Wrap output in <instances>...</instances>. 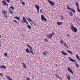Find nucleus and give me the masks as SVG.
Masks as SVG:
<instances>
[{"label":"nucleus","mask_w":80,"mask_h":80,"mask_svg":"<svg viewBox=\"0 0 80 80\" xmlns=\"http://www.w3.org/2000/svg\"><path fill=\"white\" fill-rule=\"evenodd\" d=\"M70 28L71 30L73 31L74 32H77V28L74 27V26L73 24L71 25Z\"/></svg>","instance_id":"f257e3e1"},{"label":"nucleus","mask_w":80,"mask_h":80,"mask_svg":"<svg viewBox=\"0 0 80 80\" xmlns=\"http://www.w3.org/2000/svg\"><path fill=\"white\" fill-rule=\"evenodd\" d=\"M55 35V33L52 32L50 34H47L46 35L47 37H48L49 39H51L53 37V36Z\"/></svg>","instance_id":"f03ea898"},{"label":"nucleus","mask_w":80,"mask_h":80,"mask_svg":"<svg viewBox=\"0 0 80 80\" xmlns=\"http://www.w3.org/2000/svg\"><path fill=\"white\" fill-rule=\"evenodd\" d=\"M27 46L29 48H30L29 50L30 53H31L32 55H34V53L33 52V48L31 47L30 45L28 44H27Z\"/></svg>","instance_id":"7ed1b4c3"},{"label":"nucleus","mask_w":80,"mask_h":80,"mask_svg":"<svg viewBox=\"0 0 80 80\" xmlns=\"http://www.w3.org/2000/svg\"><path fill=\"white\" fill-rule=\"evenodd\" d=\"M2 12L3 13V14H4V17H5V18H6V19H7V16H8L7 15H8V13H7V11L5 10H2Z\"/></svg>","instance_id":"20e7f679"},{"label":"nucleus","mask_w":80,"mask_h":80,"mask_svg":"<svg viewBox=\"0 0 80 80\" xmlns=\"http://www.w3.org/2000/svg\"><path fill=\"white\" fill-rule=\"evenodd\" d=\"M48 2H49V4L51 5L52 7L54 6V5H55V3L53 2H52L50 0H48Z\"/></svg>","instance_id":"39448f33"},{"label":"nucleus","mask_w":80,"mask_h":80,"mask_svg":"<svg viewBox=\"0 0 80 80\" xmlns=\"http://www.w3.org/2000/svg\"><path fill=\"white\" fill-rule=\"evenodd\" d=\"M41 20L42 21H44V20L45 22H47V19L45 18V16H44L43 15H41Z\"/></svg>","instance_id":"423d86ee"},{"label":"nucleus","mask_w":80,"mask_h":80,"mask_svg":"<svg viewBox=\"0 0 80 80\" xmlns=\"http://www.w3.org/2000/svg\"><path fill=\"white\" fill-rule=\"evenodd\" d=\"M2 3V5L3 6H8V4L7 3V2L3 0L1 2Z\"/></svg>","instance_id":"0eeeda50"},{"label":"nucleus","mask_w":80,"mask_h":80,"mask_svg":"<svg viewBox=\"0 0 80 80\" xmlns=\"http://www.w3.org/2000/svg\"><path fill=\"white\" fill-rule=\"evenodd\" d=\"M35 8H37V13H39V10H40V6L39 5H37V4L35 5Z\"/></svg>","instance_id":"6e6552de"},{"label":"nucleus","mask_w":80,"mask_h":80,"mask_svg":"<svg viewBox=\"0 0 80 80\" xmlns=\"http://www.w3.org/2000/svg\"><path fill=\"white\" fill-rule=\"evenodd\" d=\"M23 20L24 23H26L27 24H28V22H27V20H26L25 18L24 17H23Z\"/></svg>","instance_id":"1a4fd4ad"},{"label":"nucleus","mask_w":80,"mask_h":80,"mask_svg":"<svg viewBox=\"0 0 80 80\" xmlns=\"http://www.w3.org/2000/svg\"><path fill=\"white\" fill-rule=\"evenodd\" d=\"M68 58L71 62H74L75 63H76L77 62L76 61L73 60V59L70 57H68Z\"/></svg>","instance_id":"9d476101"},{"label":"nucleus","mask_w":80,"mask_h":80,"mask_svg":"<svg viewBox=\"0 0 80 80\" xmlns=\"http://www.w3.org/2000/svg\"><path fill=\"white\" fill-rule=\"evenodd\" d=\"M66 76L67 78H68V80H70V75L68 74H66Z\"/></svg>","instance_id":"9b49d317"},{"label":"nucleus","mask_w":80,"mask_h":80,"mask_svg":"<svg viewBox=\"0 0 80 80\" xmlns=\"http://www.w3.org/2000/svg\"><path fill=\"white\" fill-rule=\"evenodd\" d=\"M61 53L62 54V55H67V53L65 52V51H61Z\"/></svg>","instance_id":"f8f14e48"},{"label":"nucleus","mask_w":80,"mask_h":80,"mask_svg":"<svg viewBox=\"0 0 80 80\" xmlns=\"http://www.w3.org/2000/svg\"><path fill=\"white\" fill-rule=\"evenodd\" d=\"M25 51L26 52H27L28 53H30V50H29V49L28 48H27L25 50Z\"/></svg>","instance_id":"ddd939ff"},{"label":"nucleus","mask_w":80,"mask_h":80,"mask_svg":"<svg viewBox=\"0 0 80 80\" xmlns=\"http://www.w3.org/2000/svg\"><path fill=\"white\" fill-rule=\"evenodd\" d=\"M68 71H69L70 72H71V73H72L73 74V72L71 70H70V67L69 66L68 67Z\"/></svg>","instance_id":"4468645a"},{"label":"nucleus","mask_w":80,"mask_h":80,"mask_svg":"<svg viewBox=\"0 0 80 80\" xmlns=\"http://www.w3.org/2000/svg\"><path fill=\"white\" fill-rule=\"evenodd\" d=\"M43 54L44 55H47L48 54V51H45L43 52Z\"/></svg>","instance_id":"2eb2a0df"},{"label":"nucleus","mask_w":80,"mask_h":80,"mask_svg":"<svg viewBox=\"0 0 80 80\" xmlns=\"http://www.w3.org/2000/svg\"><path fill=\"white\" fill-rule=\"evenodd\" d=\"M0 67L1 68H3L4 69H6V66L5 65H1L0 66Z\"/></svg>","instance_id":"dca6fc26"},{"label":"nucleus","mask_w":80,"mask_h":80,"mask_svg":"<svg viewBox=\"0 0 80 80\" xmlns=\"http://www.w3.org/2000/svg\"><path fill=\"white\" fill-rule=\"evenodd\" d=\"M57 24L59 26H60V25H63V23H62V22H57Z\"/></svg>","instance_id":"f3484780"},{"label":"nucleus","mask_w":80,"mask_h":80,"mask_svg":"<svg viewBox=\"0 0 80 80\" xmlns=\"http://www.w3.org/2000/svg\"><path fill=\"white\" fill-rule=\"evenodd\" d=\"M22 64L24 68H25V69H26L27 68V66H26L24 62H22Z\"/></svg>","instance_id":"a211bd4d"},{"label":"nucleus","mask_w":80,"mask_h":80,"mask_svg":"<svg viewBox=\"0 0 80 80\" xmlns=\"http://www.w3.org/2000/svg\"><path fill=\"white\" fill-rule=\"evenodd\" d=\"M26 19L28 20L29 22H32V19H30V18H26Z\"/></svg>","instance_id":"6ab92c4d"},{"label":"nucleus","mask_w":80,"mask_h":80,"mask_svg":"<svg viewBox=\"0 0 80 80\" xmlns=\"http://www.w3.org/2000/svg\"><path fill=\"white\" fill-rule=\"evenodd\" d=\"M70 10H71V12H73V13H75L76 12L75 10L73 9H72L71 8V9H70Z\"/></svg>","instance_id":"aec40b11"},{"label":"nucleus","mask_w":80,"mask_h":80,"mask_svg":"<svg viewBox=\"0 0 80 80\" xmlns=\"http://www.w3.org/2000/svg\"><path fill=\"white\" fill-rule=\"evenodd\" d=\"M14 18H15V19L18 20H20V18L18 16L14 17Z\"/></svg>","instance_id":"412c9836"},{"label":"nucleus","mask_w":80,"mask_h":80,"mask_svg":"<svg viewBox=\"0 0 80 80\" xmlns=\"http://www.w3.org/2000/svg\"><path fill=\"white\" fill-rule=\"evenodd\" d=\"M67 51L68 52H69V53L71 54V55H73V52H72V51H70L69 50H67Z\"/></svg>","instance_id":"4be33fe9"},{"label":"nucleus","mask_w":80,"mask_h":80,"mask_svg":"<svg viewBox=\"0 0 80 80\" xmlns=\"http://www.w3.org/2000/svg\"><path fill=\"white\" fill-rule=\"evenodd\" d=\"M9 12L10 13L12 14V13H13L14 12L12 10V9H10V8H9Z\"/></svg>","instance_id":"5701e85b"},{"label":"nucleus","mask_w":80,"mask_h":80,"mask_svg":"<svg viewBox=\"0 0 80 80\" xmlns=\"http://www.w3.org/2000/svg\"><path fill=\"white\" fill-rule=\"evenodd\" d=\"M60 17L61 18V20H63L65 18L64 16H63L62 15H61L60 16Z\"/></svg>","instance_id":"b1692460"},{"label":"nucleus","mask_w":80,"mask_h":80,"mask_svg":"<svg viewBox=\"0 0 80 80\" xmlns=\"http://www.w3.org/2000/svg\"><path fill=\"white\" fill-rule=\"evenodd\" d=\"M28 29H29V30H30V29H31L32 27H31V26L29 24H28L27 25Z\"/></svg>","instance_id":"393cba45"},{"label":"nucleus","mask_w":80,"mask_h":80,"mask_svg":"<svg viewBox=\"0 0 80 80\" xmlns=\"http://www.w3.org/2000/svg\"><path fill=\"white\" fill-rule=\"evenodd\" d=\"M76 58H77V59H78V60H80V58H79V56H78V55L76 54Z\"/></svg>","instance_id":"a878e982"},{"label":"nucleus","mask_w":80,"mask_h":80,"mask_svg":"<svg viewBox=\"0 0 80 80\" xmlns=\"http://www.w3.org/2000/svg\"><path fill=\"white\" fill-rule=\"evenodd\" d=\"M21 3H22V4L23 5H25V2H22L21 0H20Z\"/></svg>","instance_id":"bb28decb"},{"label":"nucleus","mask_w":80,"mask_h":80,"mask_svg":"<svg viewBox=\"0 0 80 80\" xmlns=\"http://www.w3.org/2000/svg\"><path fill=\"white\" fill-rule=\"evenodd\" d=\"M69 14L70 15V16H71V17H72V16L73 15V13L70 12H69Z\"/></svg>","instance_id":"cd10ccee"},{"label":"nucleus","mask_w":80,"mask_h":80,"mask_svg":"<svg viewBox=\"0 0 80 80\" xmlns=\"http://www.w3.org/2000/svg\"><path fill=\"white\" fill-rule=\"evenodd\" d=\"M64 46H65V47H66L67 48H69V47H68V45H67V44L66 43H64Z\"/></svg>","instance_id":"c85d7f7f"},{"label":"nucleus","mask_w":80,"mask_h":80,"mask_svg":"<svg viewBox=\"0 0 80 80\" xmlns=\"http://www.w3.org/2000/svg\"><path fill=\"white\" fill-rule=\"evenodd\" d=\"M55 75H56L57 77H58V78L59 79L62 80V78H60V76H58V75H57V74H55Z\"/></svg>","instance_id":"c756f323"},{"label":"nucleus","mask_w":80,"mask_h":80,"mask_svg":"<svg viewBox=\"0 0 80 80\" xmlns=\"http://www.w3.org/2000/svg\"><path fill=\"white\" fill-rule=\"evenodd\" d=\"M6 78H7V79H9V80L10 79H11V78H10V76H7L6 75Z\"/></svg>","instance_id":"7c9ffc66"},{"label":"nucleus","mask_w":80,"mask_h":80,"mask_svg":"<svg viewBox=\"0 0 80 80\" xmlns=\"http://www.w3.org/2000/svg\"><path fill=\"white\" fill-rule=\"evenodd\" d=\"M4 56H5L6 57H8V54H7V53H4Z\"/></svg>","instance_id":"2f4dec72"},{"label":"nucleus","mask_w":80,"mask_h":80,"mask_svg":"<svg viewBox=\"0 0 80 80\" xmlns=\"http://www.w3.org/2000/svg\"><path fill=\"white\" fill-rule=\"evenodd\" d=\"M67 9H68V10H70V9H71V8H70V7H69V6L68 5H67Z\"/></svg>","instance_id":"473e14b6"},{"label":"nucleus","mask_w":80,"mask_h":80,"mask_svg":"<svg viewBox=\"0 0 80 80\" xmlns=\"http://www.w3.org/2000/svg\"><path fill=\"white\" fill-rule=\"evenodd\" d=\"M60 43H61V44H63V43H64V42H63V40H61L60 41Z\"/></svg>","instance_id":"72a5a7b5"},{"label":"nucleus","mask_w":80,"mask_h":80,"mask_svg":"<svg viewBox=\"0 0 80 80\" xmlns=\"http://www.w3.org/2000/svg\"><path fill=\"white\" fill-rule=\"evenodd\" d=\"M75 65L76 67H80V66L79 65V64H77V63H76L75 64Z\"/></svg>","instance_id":"f704fd0d"},{"label":"nucleus","mask_w":80,"mask_h":80,"mask_svg":"<svg viewBox=\"0 0 80 80\" xmlns=\"http://www.w3.org/2000/svg\"><path fill=\"white\" fill-rule=\"evenodd\" d=\"M10 7L11 8V9H12V10H14V7H13V6H11Z\"/></svg>","instance_id":"c9c22d12"},{"label":"nucleus","mask_w":80,"mask_h":80,"mask_svg":"<svg viewBox=\"0 0 80 80\" xmlns=\"http://www.w3.org/2000/svg\"><path fill=\"white\" fill-rule=\"evenodd\" d=\"M13 21H14V22L15 23H18V24L19 23L16 20H15V19Z\"/></svg>","instance_id":"e433bc0d"},{"label":"nucleus","mask_w":80,"mask_h":80,"mask_svg":"<svg viewBox=\"0 0 80 80\" xmlns=\"http://www.w3.org/2000/svg\"><path fill=\"white\" fill-rule=\"evenodd\" d=\"M76 5L77 6V7H79V6H78V3L76 2Z\"/></svg>","instance_id":"4c0bfd02"},{"label":"nucleus","mask_w":80,"mask_h":80,"mask_svg":"<svg viewBox=\"0 0 80 80\" xmlns=\"http://www.w3.org/2000/svg\"><path fill=\"white\" fill-rule=\"evenodd\" d=\"M44 40L45 42H48V40L47 39H44Z\"/></svg>","instance_id":"58836bf2"},{"label":"nucleus","mask_w":80,"mask_h":80,"mask_svg":"<svg viewBox=\"0 0 80 80\" xmlns=\"http://www.w3.org/2000/svg\"><path fill=\"white\" fill-rule=\"evenodd\" d=\"M26 80H30V78H29L27 77L26 78Z\"/></svg>","instance_id":"ea45409f"},{"label":"nucleus","mask_w":80,"mask_h":80,"mask_svg":"<svg viewBox=\"0 0 80 80\" xmlns=\"http://www.w3.org/2000/svg\"><path fill=\"white\" fill-rule=\"evenodd\" d=\"M6 1H7V2H8V3H10V0H5Z\"/></svg>","instance_id":"a19ab883"},{"label":"nucleus","mask_w":80,"mask_h":80,"mask_svg":"<svg viewBox=\"0 0 80 80\" xmlns=\"http://www.w3.org/2000/svg\"><path fill=\"white\" fill-rule=\"evenodd\" d=\"M77 10L79 12H80V9H79V7H78L77 8Z\"/></svg>","instance_id":"79ce46f5"},{"label":"nucleus","mask_w":80,"mask_h":80,"mask_svg":"<svg viewBox=\"0 0 80 80\" xmlns=\"http://www.w3.org/2000/svg\"><path fill=\"white\" fill-rule=\"evenodd\" d=\"M40 12H41V13H43V11H42V9H41L40 10Z\"/></svg>","instance_id":"37998d69"},{"label":"nucleus","mask_w":80,"mask_h":80,"mask_svg":"<svg viewBox=\"0 0 80 80\" xmlns=\"http://www.w3.org/2000/svg\"><path fill=\"white\" fill-rule=\"evenodd\" d=\"M0 75L1 77H3V74H2V73H0Z\"/></svg>","instance_id":"c03bdc74"},{"label":"nucleus","mask_w":80,"mask_h":80,"mask_svg":"<svg viewBox=\"0 0 80 80\" xmlns=\"http://www.w3.org/2000/svg\"><path fill=\"white\" fill-rule=\"evenodd\" d=\"M21 23H24V22H23V20H22L21 21Z\"/></svg>","instance_id":"a18cd8bd"},{"label":"nucleus","mask_w":80,"mask_h":80,"mask_svg":"<svg viewBox=\"0 0 80 80\" xmlns=\"http://www.w3.org/2000/svg\"><path fill=\"white\" fill-rule=\"evenodd\" d=\"M67 36L68 37H70V35L68 34H67Z\"/></svg>","instance_id":"49530a36"},{"label":"nucleus","mask_w":80,"mask_h":80,"mask_svg":"<svg viewBox=\"0 0 80 80\" xmlns=\"http://www.w3.org/2000/svg\"><path fill=\"white\" fill-rule=\"evenodd\" d=\"M32 77L33 78H35L34 77H33L32 75Z\"/></svg>","instance_id":"de8ad7c7"},{"label":"nucleus","mask_w":80,"mask_h":80,"mask_svg":"<svg viewBox=\"0 0 80 80\" xmlns=\"http://www.w3.org/2000/svg\"><path fill=\"white\" fill-rule=\"evenodd\" d=\"M34 25H35V26H37V25H36V24L34 23Z\"/></svg>","instance_id":"09e8293b"},{"label":"nucleus","mask_w":80,"mask_h":80,"mask_svg":"<svg viewBox=\"0 0 80 80\" xmlns=\"http://www.w3.org/2000/svg\"><path fill=\"white\" fill-rule=\"evenodd\" d=\"M8 80H12V79H9Z\"/></svg>","instance_id":"8fccbe9b"},{"label":"nucleus","mask_w":80,"mask_h":80,"mask_svg":"<svg viewBox=\"0 0 80 80\" xmlns=\"http://www.w3.org/2000/svg\"><path fill=\"white\" fill-rule=\"evenodd\" d=\"M0 38H2V37H1V35L0 34Z\"/></svg>","instance_id":"3c124183"},{"label":"nucleus","mask_w":80,"mask_h":80,"mask_svg":"<svg viewBox=\"0 0 80 80\" xmlns=\"http://www.w3.org/2000/svg\"><path fill=\"white\" fill-rule=\"evenodd\" d=\"M32 23H33V24H34V22H32Z\"/></svg>","instance_id":"603ef678"},{"label":"nucleus","mask_w":80,"mask_h":80,"mask_svg":"<svg viewBox=\"0 0 80 80\" xmlns=\"http://www.w3.org/2000/svg\"><path fill=\"white\" fill-rule=\"evenodd\" d=\"M56 65V66H57V65Z\"/></svg>","instance_id":"864d4df0"},{"label":"nucleus","mask_w":80,"mask_h":80,"mask_svg":"<svg viewBox=\"0 0 80 80\" xmlns=\"http://www.w3.org/2000/svg\"><path fill=\"white\" fill-rule=\"evenodd\" d=\"M0 46H1V45H0Z\"/></svg>","instance_id":"5fc2aeb1"}]
</instances>
